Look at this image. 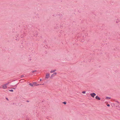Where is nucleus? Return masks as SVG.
Returning <instances> with one entry per match:
<instances>
[{"instance_id": "obj_18", "label": "nucleus", "mask_w": 120, "mask_h": 120, "mask_svg": "<svg viewBox=\"0 0 120 120\" xmlns=\"http://www.w3.org/2000/svg\"><path fill=\"white\" fill-rule=\"evenodd\" d=\"M40 81H41L42 80V79H41L40 80Z\"/></svg>"}, {"instance_id": "obj_4", "label": "nucleus", "mask_w": 120, "mask_h": 120, "mask_svg": "<svg viewBox=\"0 0 120 120\" xmlns=\"http://www.w3.org/2000/svg\"><path fill=\"white\" fill-rule=\"evenodd\" d=\"M56 71V69L52 70L50 71V73H52Z\"/></svg>"}, {"instance_id": "obj_17", "label": "nucleus", "mask_w": 120, "mask_h": 120, "mask_svg": "<svg viewBox=\"0 0 120 120\" xmlns=\"http://www.w3.org/2000/svg\"><path fill=\"white\" fill-rule=\"evenodd\" d=\"M40 85V84H37V85H36L37 86H39V85Z\"/></svg>"}, {"instance_id": "obj_3", "label": "nucleus", "mask_w": 120, "mask_h": 120, "mask_svg": "<svg viewBox=\"0 0 120 120\" xmlns=\"http://www.w3.org/2000/svg\"><path fill=\"white\" fill-rule=\"evenodd\" d=\"M50 76V74L49 73H47L46 74V77L45 78L46 79L48 78Z\"/></svg>"}, {"instance_id": "obj_5", "label": "nucleus", "mask_w": 120, "mask_h": 120, "mask_svg": "<svg viewBox=\"0 0 120 120\" xmlns=\"http://www.w3.org/2000/svg\"><path fill=\"white\" fill-rule=\"evenodd\" d=\"M95 98L98 100H100L101 99L98 96H97L95 97Z\"/></svg>"}, {"instance_id": "obj_10", "label": "nucleus", "mask_w": 120, "mask_h": 120, "mask_svg": "<svg viewBox=\"0 0 120 120\" xmlns=\"http://www.w3.org/2000/svg\"><path fill=\"white\" fill-rule=\"evenodd\" d=\"M29 85L31 86H33V84L32 83H30Z\"/></svg>"}, {"instance_id": "obj_13", "label": "nucleus", "mask_w": 120, "mask_h": 120, "mask_svg": "<svg viewBox=\"0 0 120 120\" xmlns=\"http://www.w3.org/2000/svg\"><path fill=\"white\" fill-rule=\"evenodd\" d=\"M36 71H37L36 70H34V71H32V72H34Z\"/></svg>"}, {"instance_id": "obj_11", "label": "nucleus", "mask_w": 120, "mask_h": 120, "mask_svg": "<svg viewBox=\"0 0 120 120\" xmlns=\"http://www.w3.org/2000/svg\"><path fill=\"white\" fill-rule=\"evenodd\" d=\"M82 93L83 94H85L86 93V92H85V91H82Z\"/></svg>"}, {"instance_id": "obj_1", "label": "nucleus", "mask_w": 120, "mask_h": 120, "mask_svg": "<svg viewBox=\"0 0 120 120\" xmlns=\"http://www.w3.org/2000/svg\"><path fill=\"white\" fill-rule=\"evenodd\" d=\"M90 95L92 97L94 98L95 96L96 95V94L94 93H92L90 94Z\"/></svg>"}, {"instance_id": "obj_16", "label": "nucleus", "mask_w": 120, "mask_h": 120, "mask_svg": "<svg viewBox=\"0 0 120 120\" xmlns=\"http://www.w3.org/2000/svg\"><path fill=\"white\" fill-rule=\"evenodd\" d=\"M107 106H108V107H109L110 106V105H109V104H107Z\"/></svg>"}, {"instance_id": "obj_6", "label": "nucleus", "mask_w": 120, "mask_h": 120, "mask_svg": "<svg viewBox=\"0 0 120 120\" xmlns=\"http://www.w3.org/2000/svg\"><path fill=\"white\" fill-rule=\"evenodd\" d=\"M54 76H55V75H54L53 74H52L51 75V76L50 77V78H52V77H53Z\"/></svg>"}, {"instance_id": "obj_7", "label": "nucleus", "mask_w": 120, "mask_h": 120, "mask_svg": "<svg viewBox=\"0 0 120 120\" xmlns=\"http://www.w3.org/2000/svg\"><path fill=\"white\" fill-rule=\"evenodd\" d=\"M110 98H110L108 97H107L106 98V99H110Z\"/></svg>"}, {"instance_id": "obj_12", "label": "nucleus", "mask_w": 120, "mask_h": 120, "mask_svg": "<svg viewBox=\"0 0 120 120\" xmlns=\"http://www.w3.org/2000/svg\"><path fill=\"white\" fill-rule=\"evenodd\" d=\"M9 91H10L12 92H13V90H9Z\"/></svg>"}, {"instance_id": "obj_8", "label": "nucleus", "mask_w": 120, "mask_h": 120, "mask_svg": "<svg viewBox=\"0 0 120 120\" xmlns=\"http://www.w3.org/2000/svg\"><path fill=\"white\" fill-rule=\"evenodd\" d=\"M53 74L54 75H55V76L57 74V73L56 72H54V73Z\"/></svg>"}, {"instance_id": "obj_15", "label": "nucleus", "mask_w": 120, "mask_h": 120, "mask_svg": "<svg viewBox=\"0 0 120 120\" xmlns=\"http://www.w3.org/2000/svg\"><path fill=\"white\" fill-rule=\"evenodd\" d=\"M63 103L64 104H65H65H66V102H63Z\"/></svg>"}, {"instance_id": "obj_19", "label": "nucleus", "mask_w": 120, "mask_h": 120, "mask_svg": "<svg viewBox=\"0 0 120 120\" xmlns=\"http://www.w3.org/2000/svg\"><path fill=\"white\" fill-rule=\"evenodd\" d=\"M13 89H15V88H13Z\"/></svg>"}, {"instance_id": "obj_14", "label": "nucleus", "mask_w": 120, "mask_h": 120, "mask_svg": "<svg viewBox=\"0 0 120 120\" xmlns=\"http://www.w3.org/2000/svg\"><path fill=\"white\" fill-rule=\"evenodd\" d=\"M33 83L34 85H35L37 84V83L36 82H34Z\"/></svg>"}, {"instance_id": "obj_2", "label": "nucleus", "mask_w": 120, "mask_h": 120, "mask_svg": "<svg viewBox=\"0 0 120 120\" xmlns=\"http://www.w3.org/2000/svg\"><path fill=\"white\" fill-rule=\"evenodd\" d=\"M2 88L4 89H5L7 88V86L5 84H4L2 86Z\"/></svg>"}, {"instance_id": "obj_9", "label": "nucleus", "mask_w": 120, "mask_h": 120, "mask_svg": "<svg viewBox=\"0 0 120 120\" xmlns=\"http://www.w3.org/2000/svg\"><path fill=\"white\" fill-rule=\"evenodd\" d=\"M10 82H8L6 84H5L7 86L10 83Z\"/></svg>"}]
</instances>
